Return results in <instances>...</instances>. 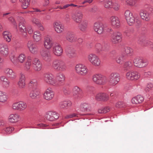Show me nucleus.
<instances>
[{"instance_id":"72a5a7b5","label":"nucleus","mask_w":153,"mask_h":153,"mask_svg":"<svg viewBox=\"0 0 153 153\" xmlns=\"http://www.w3.org/2000/svg\"><path fill=\"white\" fill-rule=\"evenodd\" d=\"M3 37L4 40L6 42H10L12 39V36L10 32L8 31H4L2 33Z\"/></svg>"},{"instance_id":"4be33fe9","label":"nucleus","mask_w":153,"mask_h":153,"mask_svg":"<svg viewBox=\"0 0 153 153\" xmlns=\"http://www.w3.org/2000/svg\"><path fill=\"white\" fill-rule=\"evenodd\" d=\"M4 72L7 76L11 79H14L16 77V73L11 69L7 68L4 69Z\"/></svg>"},{"instance_id":"473e14b6","label":"nucleus","mask_w":153,"mask_h":153,"mask_svg":"<svg viewBox=\"0 0 153 153\" xmlns=\"http://www.w3.org/2000/svg\"><path fill=\"white\" fill-rule=\"evenodd\" d=\"M19 117V116L17 114H11L8 117V120L11 123H16L18 121Z\"/></svg>"},{"instance_id":"cd10ccee","label":"nucleus","mask_w":153,"mask_h":153,"mask_svg":"<svg viewBox=\"0 0 153 153\" xmlns=\"http://www.w3.org/2000/svg\"><path fill=\"white\" fill-rule=\"evenodd\" d=\"M65 38L68 41L71 43H74L76 42L77 36L71 33H67Z\"/></svg>"},{"instance_id":"09e8293b","label":"nucleus","mask_w":153,"mask_h":153,"mask_svg":"<svg viewBox=\"0 0 153 153\" xmlns=\"http://www.w3.org/2000/svg\"><path fill=\"white\" fill-rule=\"evenodd\" d=\"M113 3L111 0H107L104 3V6L105 8L110 9L112 8Z\"/></svg>"},{"instance_id":"f8f14e48","label":"nucleus","mask_w":153,"mask_h":153,"mask_svg":"<svg viewBox=\"0 0 153 153\" xmlns=\"http://www.w3.org/2000/svg\"><path fill=\"white\" fill-rule=\"evenodd\" d=\"M32 64L33 69L36 71H40L42 68V64L40 60L37 58L32 60Z\"/></svg>"},{"instance_id":"4468645a","label":"nucleus","mask_w":153,"mask_h":153,"mask_svg":"<svg viewBox=\"0 0 153 153\" xmlns=\"http://www.w3.org/2000/svg\"><path fill=\"white\" fill-rule=\"evenodd\" d=\"M93 28L95 31L99 34H102L104 31V26L102 23L99 22L94 23Z\"/></svg>"},{"instance_id":"680f3d73","label":"nucleus","mask_w":153,"mask_h":153,"mask_svg":"<svg viewBox=\"0 0 153 153\" xmlns=\"http://www.w3.org/2000/svg\"><path fill=\"white\" fill-rule=\"evenodd\" d=\"M3 87L5 88H8L10 86V82L9 81L7 80L6 82H2Z\"/></svg>"},{"instance_id":"3c124183","label":"nucleus","mask_w":153,"mask_h":153,"mask_svg":"<svg viewBox=\"0 0 153 153\" xmlns=\"http://www.w3.org/2000/svg\"><path fill=\"white\" fill-rule=\"evenodd\" d=\"M20 103L19 111H24L27 108V104L26 102L23 101H20Z\"/></svg>"},{"instance_id":"a18cd8bd","label":"nucleus","mask_w":153,"mask_h":153,"mask_svg":"<svg viewBox=\"0 0 153 153\" xmlns=\"http://www.w3.org/2000/svg\"><path fill=\"white\" fill-rule=\"evenodd\" d=\"M94 49L97 53H99L102 51V46L100 43H97L95 45Z\"/></svg>"},{"instance_id":"f3484780","label":"nucleus","mask_w":153,"mask_h":153,"mask_svg":"<svg viewBox=\"0 0 153 153\" xmlns=\"http://www.w3.org/2000/svg\"><path fill=\"white\" fill-rule=\"evenodd\" d=\"M56 79L57 82L58 84V86L59 87L62 85L63 83L65 81V74L60 72L57 73L56 76Z\"/></svg>"},{"instance_id":"4d7b16f0","label":"nucleus","mask_w":153,"mask_h":153,"mask_svg":"<svg viewBox=\"0 0 153 153\" xmlns=\"http://www.w3.org/2000/svg\"><path fill=\"white\" fill-rule=\"evenodd\" d=\"M153 88V84L151 83H149L146 85L145 90L146 92L149 91Z\"/></svg>"},{"instance_id":"20e7f679","label":"nucleus","mask_w":153,"mask_h":153,"mask_svg":"<svg viewBox=\"0 0 153 153\" xmlns=\"http://www.w3.org/2000/svg\"><path fill=\"white\" fill-rule=\"evenodd\" d=\"M133 63L135 66L141 68L146 67L148 65L149 62L147 60L138 57L134 59Z\"/></svg>"},{"instance_id":"4c0bfd02","label":"nucleus","mask_w":153,"mask_h":153,"mask_svg":"<svg viewBox=\"0 0 153 153\" xmlns=\"http://www.w3.org/2000/svg\"><path fill=\"white\" fill-rule=\"evenodd\" d=\"M9 59L10 60L16 67L18 68H21V65L19 63L17 62L15 58V56L14 55H11L9 56Z\"/></svg>"},{"instance_id":"ea45409f","label":"nucleus","mask_w":153,"mask_h":153,"mask_svg":"<svg viewBox=\"0 0 153 153\" xmlns=\"http://www.w3.org/2000/svg\"><path fill=\"white\" fill-rule=\"evenodd\" d=\"M56 81V78H55L54 75H53L47 83L51 86L58 87V84Z\"/></svg>"},{"instance_id":"bb28decb","label":"nucleus","mask_w":153,"mask_h":153,"mask_svg":"<svg viewBox=\"0 0 153 153\" xmlns=\"http://www.w3.org/2000/svg\"><path fill=\"white\" fill-rule=\"evenodd\" d=\"M96 100L100 101H107L109 99L108 95L104 93H99L97 94L95 97Z\"/></svg>"},{"instance_id":"7ed1b4c3","label":"nucleus","mask_w":153,"mask_h":153,"mask_svg":"<svg viewBox=\"0 0 153 153\" xmlns=\"http://www.w3.org/2000/svg\"><path fill=\"white\" fill-rule=\"evenodd\" d=\"M120 79V76L119 73L117 72H113L109 76L108 84L111 86H115L118 83Z\"/></svg>"},{"instance_id":"774afa93","label":"nucleus","mask_w":153,"mask_h":153,"mask_svg":"<svg viewBox=\"0 0 153 153\" xmlns=\"http://www.w3.org/2000/svg\"><path fill=\"white\" fill-rule=\"evenodd\" d=\"M22 45L20 43L16 44L15 46V48L16 50H19L22 48Z\"/></svg>"},{"instance_id":"8fccbe9b","label":"nucleus","mask_w":153,"mask_h":153,"mask_svg":"<svg viewBox=\"0 0 153 153\" xmlns=\"http://www.w3.org/2000/svg\"><path fill=\"white\" fill-rule=\"evenodd\" d=\"M31 60L29 59L26 62L24 65V68L25 71H28L30 68L31 65Z\"/></svg>"},{"instance_id":"79ce46f5","label":"nucleus","mask_w":153,"mask_h":153,"mask_svg":"<svg viewBox=\"0 0 153 153\" xmlns=\"http://www.w3.org/2000/svg\"><path fill=\"white\" fill-rule=\"evenodd\" d=\"M133 66L132 62L130 61H128L124 63L123 68L125 70H128L131 69Z\"/></svg>"},{"instance_id":"13d9d810","label":"nucleus","mask_w":153,"mask_h":153,"mask_svg":"<svg viewBox=\"0 0 153 153\" xmlns=\"http://www.w3.org/2000/svg\"><path fill=\"white\" fill-rule=\"evenodd\" d=\"M120 5L117 2H113L112 8L116 11L118 10L120 8Z\"/></svg>"},{"instance_id":"bf43d9fd","label":"nucleus","mask_w":153,"mask_h":153,"mask_svg":"<svg viewBox=\"0 0 153 153\" xmlns=\"http://www.w3.org/2000/svg\"><path fill=\"white\" fill-rule=\"evenodd\" d=\"M18 85L19 87L21 88H24L25 86V81H19L18 83Z\"/></svg>"},{"instance_id":"603ef678","label":"nucleus","mask_w":153,"mask_h":153,"mask_svg":"<svg viewBox=\"0 0 153 153\" xmlns=\"http://www.w3.org/2000/svg\"><path fill=\"white\" fill-rule=\"evenodd\" d=\"M109 111V108L108 107L101 108L98 110V112L99 113H105Z\"/></svg>"},{"instance_id":"58836bf2","label":"nucleus","mask_w":153,"mask_h":153,"mask_svg":"<svg viewBox=\"0 0 153 153\" xmlns=\"http://www.w3.org/2000/svg\"><path fill=\"white\" fill-rule=\"evenodd\" d=\"M53 75L51 73H45L42 75V79L45 82L47 83Z\"/></svg>"},{"instance_id":"2f4dec72","label":"nucleus","mask_w":153,"mask_h":153,"mask_svg":"<svg viewBox=\"0 0 153 153\" xmlns=\"http://www.w3.org/2000/svg\"><path fill=\"white\" fill-rule=\"evenodd\" d=\"M144 100V98L143 96L141 95H138L132 98L131 101L133 104H138L142 103Z\"/></svg>"},{"instance_id":"f257e3e1","label":"nucleus","mask_w":153,"mask_h":153,"mask_svg":"<svg viewBox=\"0 0 153 153\" xmlns=\"http://www.w3.org/2000/svg\"><path fill=\"white\" fill-rule=\"evenodd\" d=\"M52 67L55 70L59 72H64L67 69V67L65 62L61 59H54L52 61Z\"/></svg>"},{"instance_id":"dca6fc26","label":"nucleus","mask_w":153,"mask_h":153,"mask_svg":"<svg viewBox=\"0 0 153 153\" xmlns=\"http://www.w3.org/2000/svg\"><path fill=\"white\" fill-rule=\"evenodd\" d=\"M45 117L48 120L52 121L58 119L59 116L58 113L56 112L50 111L47 113Z\"/></svg>"},{"instance_id":"6e6d98bb","label":"nucleus","mask_w":153,"mask_h":153,"mask_svg":"<svg viewBox=\"0 0 153 153\" xmlns=\"http://www.w3.org/2000/svg\"><path fill=\"white\" fill-rule=\"evenodd\" d=\"M14 130V128L12 127H8L4 128L3 131H5L7 134H10Z\"/></svg>"},{"instance_id":"a878e982","label":"nucleus","mask_w":153,"mask_h":153,"mask_svg":"<svg viewBox=\"0 0 153 153\" xmlns=\"http://www.w3.org/2000/svg\"><path fill=\"white\" fill-rule=\"evenodd\" d=\"M73 91L74 93V95L76 98H80L83 93L82 90L78 86H74L73 88Z\"/></svg>"},{"instance_id":"a211bd4d","label":"nucleus","mask_w":153,"mask_h":153,"mask_svg":"<svg viewBox=\"0 0 153 153\" xmlns=\"http://www.w3.org/2000/svg\"><path fill=\"white\" fill-rule=\"evenodd\" d=\"M122 34L119 32H114L111 35V40L114 44H116L121 41Z\"/></svg>"},{"instance_id":"37998d69","label":"nucleus","mask_w":153,"mask_h":153,"mask_svg":"<svg viewBox=\"0 0 153 153\" xmlns=\"http://www.w3.org/2000/svg\"><path fill=\"white\" fill-rule=\"evenodd\" d=\"M33 37L34 40L36 42L39 41L42 39L41 33L38 31H36L34 33Z\"/></svg>"},{"instance_id":"423d86ee","label":"nucleus","mask_w":153,"mask_h":153,"mask_svg":"<svg viewBox=\"0 0 153 153\" xmlns=\"http://www.w3.org/2000/svg\"><path fill=\"white\" fill-rule=\"evenodd\" d=\"M140 77V76L139 73L136 71H130L126 74V77L129 80L135 81Z\"/></svg>"},{"instance_id":"c9c22d12","label":"nucleus","mask_w":153,"mask_h":153,"mask_svg":"<svg viewBox=\"0 0 153 153\" xmlns=\"http://www.w3.org/2000/svg\"><path fill=\"white\" fill-rule=\"evenodd\" d=\"M138 42L139 44L143 46H149L152 48H153V43L150 41L143 39L138 40Z\"/></svg>"},{"instance_id":"0eeeda50","label":"nucleus","mask_w":153,"mask_h":153,"mask_svg":"<svg viewBox=\"0 0 153 153\" xmlns=\"http://www.w3.org/2000/svg\"><path fill=\"white\" fill-rule=\"evenodd\" d=\"M54 96L55 92L53 89L51 87L46 89L43 94L44 99L48 101L53 99Z\"/></svg>"},{"instance_id":"f03ea898","label":"nucleus","mask_w":153,"mask_h":153,"mask_svg":"<svg viewBox=\"0 0 153 153\" xmlns=\"http://www.w3.org/2000/svg\"><path fill=\"white\" fill-rule=\"evenodd\" d=\"M94 83L100 85H105L107 82V77L100 73H96L93 75L92 77Z\"/></svg>"},{"instance_id":"6e6552de","label":"nucleus","mask_w":153,"mask_h":153,"mask_svg":"<svg viewBox=\"0 0 153 153\" xmlns=\"http://www.w3.org/2000/svg\"><path fill=\"white\" fill-rule=\"evenodd\" d=\"M75 70L77 74L81 76L85 75L88 73L86 67L81 64H77L75 66Z\"/></svg>"},{"instance_id":"9d476101","label":"nucleus","mask_w":153,"mask_h":153,"mask_svg":"<svg viewBox=\"0 0 153 153\" xmlns=\"http://www.w3.org/2000/svg\"><path fill=\"white\" fill-rule=\"evenodd\" d=\"M125 16L128 25L131 26L135 22V18L132 13L128 10H126L125 13Z\"/></svg>"},{"instance_id":"a19ab883","label":"nucleus","mask_w":153,"mask_h":153,"mask_svg":"<svg viewBox=\"0 0 153 153\" xmlns=\"http://www.w3.org/2000/svg\"><path fill=\"white\" fill-rule=\"evenodd\" d=\"M71 105L72 102L70 101H68L61 102L59 104V106L61 108H64L71 106Z\"/></svg>"},{"instance_id":"6ab92c4d","label":"nucleus","mask_w":153,"mask_h":153,"mask_svg":"<svg viewBox=\"0 0 153 153\" xmlns=\"http://www.w3.org/2000/svg\"><path fill=\"white\" fill-rule=\"evenodd\" d=\"M44 45L47 49L49 50L53 46L52 38L49 36L45 37L44 39Z\"/></svg>"},{"instance_id":"b1692460","label":"nucleus","mask_w":153,"mask_h":153,"mask_svg":"<svg viewBox=\"0 0 153 153\" xmlns=\"http://www.w3.org/2000/svg\"><path fill=\"white\" fill-rule=\"evenodd\" d=\"M80 110L84 112H89L92 110L91 105L88 103H84L80 105Z\"/></svg>"},{"instance_id":"de8ad7c7","label":"nucleus","mask_w":153,"mask_h":153,"mask_svg":"<svg viewBox=\"0 0 153 153\" xmlns=\"http://www.w3.org/2000/svg\"><path fill=\"white\" fill-rule=\"evenodd\" d=\"M26 56L23 53H22L19 54L17 57L18 63H23L25 61Z\"/></svg>"},{"instance_id":"864d4df0","label":"nucleus","mask_w":153,"mask_h":153,"mask_svg":"<svg viewBox=\"0 0 153 153\" xmlns=\"http://www.w3.org/2000/svg\"><path fill=\"white\" fill-rule=\"evenodd\" d=\"M125 56L121 55L117 56L116 58V61L118 63L121 64L122 61L124 59Z\"/></svg>"},{"instance_id":"052dcab7","label":"nucleus","mask_w":153,"mask_h":153,"mask_svg":"<svg viewBox=\"0 0 153 153\" xmlns=\"http://www.w3.org/2000/svg\"><path fill=\"white\" fill-rule=\"evenodd\" d=\"M32 22L33 23L35 24L37 26L40 25L41 23L38 19L35 18H33L32 19Z\"/></svg>"},{"instance_id":"c85d7f7f","label":"nucleus","mask_w":153,"mask_h":153,"mask_svg":"<svg viewBox=\"0 0 153 153\" xmlns=\"http://www.w3.org/2000/svg\"><path fill=\"white\" fill-rule=\"evenodd\" d=\"M79 23L78 27L80 30L83 32H86L88 25L87 21L85 20H83Z\"/></svg>"},{"instance_id":"338daca9","label":"nucleus","mask_w":153,"mask_h":153,"mask_svg":"<svg viewBox=\"0 0 153 153\" xmlns=\"http://www.w3.org/2000/svg\"><path fill=\"white\" fill-rule=\"evenodd\" d=\"M25 81V74L21 73H20V77H19V81Z\"/></svg>"},{"instance_id":"39448f33","label":"nucleus","mask_w":153,"mask_h":153,"mask_svg":"<svg viewBox=\"0 0 153 153\" xmlns=\"http://www.w3.org/2000/svg\"><path fill=\"white\" fill-rule=\"evenodd\" d=\"M88 59L89 62L95 66H99L101 65L100 59L96 54L91 53L88 55Z\"/></svg>"},{"instance_id":"c756f323","label":"nucleus","mask_w":153,"mask_h":153,"mask_svg":"<svg viewBox=\"0 0 153 153\" xmlns=\"http://www.w3.org/2000/svg\"><path fill=\"white\" fill-rule=\"evenodd\" d=\"M53 27L55 31L58 33H62L64 30V26L59 22H55L53 24Z\"/></svg>"},{"instance_id":"7c9ffc66","label":"nucleus","mask_w":153,"mask_h":153,"mask_svg":"<svg viewBox=\"0 0 153 153\" xmlns=\"http://www.w3.org/2000/svg\"><path fill=\"white\" fill-rule=\"evenodd\" d=\"M40 94L39 90L37 88L33 89L30 92L29 97L32 99H36Z\"/></svg>"},{"instance_id":"412c9836","label":"nucleus","mask_w":153,"mask_h":153,"mask_svg":"<svg viewBox=\"0 0 153 153\" xmlns=\"http://www.w3.org/2000/svg\"><path fill=\"white\" fill-rule=\"evenodd\" d=\"M83 13L81 11H78L73 14L72 16L73 20L77 23H79L82 22L83 18Z\"/></svg>"},{"instance_id":"1a4fd4ad","label":"nucleus","mask_w":153,"mask_h":153,"mask_svg":"<svg viewBox=\"0 0 153 153\" xmlns=\"http://www.w3.org/2000/svg\"><path fill=\"white\" fill-rule=\"evenodd\" d=\"M63 49L61 45L57 43H55L52 48V52L54 55L60 56L63 53Z\"/></svg>"},{"instance_id":"f704fd0d","label":"nucleus","mask_w":153,"mask_h":153,"mask_svg":"<svg viewBox=\"0 0 153 153\" xmlns=\"http://www.w3.org/2000/svg\"><path fill=\"white\" fill-rule=\"evenodd\" d=\"M22 21L19 23V29L20 31L22 33H24L26 34V28L25 24V20L23 18H21Z\"/></svg>"},{"instance_id":"e2e57ef3","label":"nucleus","mask_w":153,"mask_h":153,"mask_svg":"<svg viewBox=\"0 0 153 153\" xmlns=\"http://www.w3.org/2000/svg\"><path fill=\"white\" fill-rule=\"evenodd\" d=\"M102 51H108L109 50V47L107 43H106L103 46H102Z\"/></svg>"},{"instance_id":"ddd939ff","label":"nucleus","mask_w":153,"mask_h":153,"mask_svg":"<svg viewBox=\"0 0 153 153\" xmlns=\"http://www.w3.org/2000/svg\"><path fill=\"white\" fill-rule=\"evenodd\" d=\"M109 22L111 26L115 28H118L120 27V22L118 17L117 16L111 17L109 19Z\"/></svg>"},{"instance_id":"e433bc0d","label":"nucleus","mask_w":153,"mask_h":153,"mask_svg":"<svg viewBox=\"0 0 153 153\" xmlns=\"http://www.w3.org/2000/svg\"><path fill=\"white\" fill-rule=\"evenodd\" d=\"M8 99V96L4 92L0 91V102L5 103Z\"/></svg>"},{"instance_id":"49530a36","label":"nucleus","mask_w":153,"mask_h":153,"mask_svg":"<svg viewBox=\"0 0 153 153\" xmlns=\"http://www.w3.org/2000/svg\"><path fill=\"white\" fill-rule=\"evenodd\" d=\"M22 3L21 7L23 9L27 8L29 4L30 0H19Z\"/></svg>"},{"instance_id":"aec40b11","label":"nucleus","mask_w":153,"mask_h":153,"mask_svg":"<svg viewBox=\"0 0 153 153\" xmlns=\"http://www.w3.org/2000/svg\"><path fill=\"white\" fill-rule=\"evenodd\" d=\"M40 53L41 57L45 61L49 62L51 60V56L49 51L42 50L40 51Z\"/></svg>"},{"instance_id":"2eb2a0df","label":"nucleus","mask_w":153,"mask_h":153,"mask_svg":"<svg viewBox=\"0 0 153 153\" xmlns=\"http://www.w3.org/2000/svg\"><path fill=\"white\" fill-rule=\"evenodd\" d=\"M0 53L4 57H7L9 53V49L7 45L5 43L0 44Z\"/></svg>"},{"instance_id":"9b49d317","label":"nucleus","mask_w":153,"mask_h":153,"mask_svg":"<svg viewBox=\"0 0 153 153\" xmlns=\"http://www.w3.org/2000/svg\"><path fill=\"white\" fill-rule=\"evenodd\" d=\"M27 46L30 52L34 54H36L38 51V48L37 45L32 41H29L27 42Z\"/></svg>"},{"instance_id":"c03bdc74","label":"nucleus","mask_w":153,"mask_h":153,"mask_svg":"<svg viewBox=\"0 0 153 153\" xmlns=\"http://www.w3.org/2000/svg\"><path fill=\"white\" fill-rule=\"evenodd\" d=\"M124 52L126 55L128 56H131L133 54V50L130 47H127L124 49Z\"/></svg>"},{"instance_id":"5701e85b","label":"nucleus","mask_w":153,"mask_h":153,"mask_svg":"<svg viewBox=\"0 0 153 153\" xmlns=\"http://www.w3.org/2000/svg\"><path fill=\"white\" fill-rule=\"evenodd\" d=\"M140 15L141 19L145 21L148 22L150 20V14L146 10L141 11L140 13Z\"/></svg>"},{"instance_id":"69168bd1","label":"nucleus","mask_w":153,"mask_h":153,"mask_svg":"<svg viewBox=\"0 0 153 153\" xmlns=\"http://www.w3.org/2000/svg\"><path fill=\"white\" fill-rule=\"evenodd\" d=\"M126 4L130 5H133L135 4V0H126Z\"/></svg>"},{"instance_id":"5fc2aeb1","label":"nucleus","mask_w":153,"mask_h":153,"mask_svg":"<svg viewBox=\"0 0 153 153\" xmlns=\"http://www.w3.org/2000/svg\"><path fill=\"white\" fill-rule=\"evenodd\" d=\"M20 104V101L13 103L12 105V108L14 110L19 111Z\"/></svg>"},{"instance_id":"393cba45","label":"nucleus","mask_w":153,"mask_h":153,"mask_svg":"<svg viewBox=\"0 0 153 153\" xmlns=\"http://www.w3.org/2000/svg\"><path fill=\"white\" fill-rule=\"evenodd\" d=\"M67 56L70 58H73L76 56V50L73 48H68L65 50Z\"/></svg>"},{"instance_id":"0e129e2a","label":"nucleus","mask_w":153,"mask_h":153,"mask_svg":"<svg viewBox=\"0 0 153 153\" xmlns=\"http://www.w3.org/2000/svg\"><path fill=\"white\" fill-rule=\"evenodd\" d=\"M9 21L11 22V23L14 25L16 28L17 27V25H16V21H15L13 18L12 17H10L9 19Z\"/></svg>"}]
</instances>
